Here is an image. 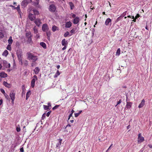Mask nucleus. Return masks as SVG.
<instances>
[{
	"mask_svg": "<svg viewBox=\"0 0 152 152\" xmlns=\"http://www.w3.org/2000/svg\"><path fill=\"white\" fill-rule=\"evenodd\" d=\"M27 56L28 59L29 60H32L33 62H35L38 60L37 56L32 53H27Z\"/></svg>",
	"mask_w": 152,
	"mask_h": 152,
	"instance_id": "f257e3e1",
	"label": "nucleus"
},
{
	"mask_svg": "<svg viewBox=\"0 0 152 152\" xmlns=\"http://www.w3.org/2000/svg\"><path fill=\"white\" fill-rule=\"evenodd\" d=\"M17 54L19 60V62H20L21 64H22V51L20 50H18L17 52Z\"/></svg>",
	"mask_w": 152,
	"mask_h": 152,
	"instance_id": "f03ea898",
	"label": "nucleus"
},
{
	"mask_svg": "<svg viewBox=\"0 0 152 152\" xmlns=\"http://www.w3.org/2000/svg\"><path fill=\"white\" fill-rule=\"evenodd\" d=\"M15 93L14 91H11L10 94V96L12 100V103L13 104L15 99Z\"/></svg>",
	"mask_w": 152,
	"mask_h": 152,
	"instance_id": "7ed1b4c3",
	"label": "nucleus"
},
{
	"mask_svg": "<svg viewBox=\"0 0 152 152\" xmlns=\"http://www.w3.org/2000/svg\"><path fill=\"white\" fill-rule=\"evenodd\" d=\"M144 140V138L141 136V134L140 133L139 134L138 137V142L139 143H141L143 142Z\"/></svg>",
	"mask_w": 152,
	"mask_h": 152,
	"instance_id": "20e7f679",
	"label": "nucleus"
},
{
	"mask_svg": "<svg viewBox=\"0 0 152 152\" xmlns=\"http://www.w3.org/2000/svg\"><path fill=\"white\" fill-rule=\"evenodd\" d=\"M48 25L46 23L44 24L42 27V30L44 32H46L48 30Z\"/></svg>",
	"mask_w": 152,
	"mask_h": 152,
	"instance_id": "39448f33",
	"label": "nucleus"
},
{
	"mask_svg": "<svg viewBox=\"0 0 152 152\" xmlns=\"http://www.w3.org/2000/svg\"><path fill=\"white\" fill-rule=\"evenodd\" d=\"M49 10L51 12H54L56 10V7L53 4H51L49 6Z\"/></svg>",
	"mask_w": 152,
	"mask_h": 152,
	"instance_id": "423d86ee",
	"label": "nucleus"
},
{
	"mask_svg": "<svg viewBox=\"0 0 152 152\" xmlns=\"http://www.w3.org/2000/svg\"><path fill=\"white\" fill-rule=\"evenodd\" d=\"M31 1V0H24L21 3L22 6H25Z\"/></svg>",
	"mask_w": 152,
	"mask_h": 152,
	"instance_id": "0eeeda50",
	"label": "nucleus"
},
{
	"mask_svg": "<svg viewBox=\"0 0 152 152\" xmlns=\"http://www.w3.org/2000/svg\"><path fill=\"white\" fill-rule=\"evenodd\" d=\"M126 107L125 108V109H126V108L129 109L131 107L132 104V103L131 102H127V96H126Z\"/></svg>",
	"mask_w": 152,
	"mask_h": 152,
	"instance_id": "6e6552de",
	"label": "nucleus"
},
{
	"mask_svg": "<svg viewBox=\"0 0 152 152\" xmlns=\"http://www.w3.org/2000/svg\"><path fill=\"white\" fill-rule=\"evenodd\" d=\"M34 23L38 26H39L42 24L40 20L39 19H36L34 21Z\"/></svg>",
	"mask_w": 152,
	"mask_h": 152,
	"instance_id": "1a4fd4ad",
	"label": "nucleus"
},
{
	"mask_svg": "<svg viewBox=\"0 0 152 152\" xmlns=\"http://www.w3.org/2000/svg\"><path fill=\"white\" fill-rule=\"evenodd\" d=\"M3 66L6 68L10 67V64L7 62L6 61H4L3 62Z\"/></svg>",
	"mask_w": 152,
	"mask_h": 152,
	"instance_id": "9d476101",
	"label": "nucleus"
},
{
	"mask_svg": "<svg viewBox=\"0 0 152 152\" xmlns=\"http://www.w3.org/2000/svg\"><path fill=\"white\" fill-rule=\"evenodd\" d=\"M79 18L78 17H76L74 19L73 23L75 24H77L79 22Z\"/></svg>",
	"mask_w": 152,
	"mask_h": 152,
	"instance_id": "9b49d317",
	"label": "nucleus"
},
{
	"mask_svg": "<svg viewBox=\"0 0 152 152\" xmlns=\"http://www.w3.org/2000/svg\"><path fill=\"white\" fill-rule=\"evenodd\" d=\"M29 18L31 21L34 20L35 18V16L32 14H29Z\"/></svg>",
	"mask_w": 152,
	"mask_h": 152,
	"instance_id": "f8f14e48",
	"label": "nucleus"
},
{
	"mask_svg": "<svg viewBox=\"0 0 152 152\" xmlns=\"http://www.w3.org/2000/svg\"><path fill=\"white\" fill-rule=\"evenodd\" d=\"M145 104V100L144 99L142 100L140 104L138 107L140 108L142 107Z\"/></svg>",
	"mask_w": 152,
	"mask_h": 152,
	"instance_id": "ddd939ff",
	"label": "nucleus"
},
{
	"mask_svg": "<svg viewBox=\"0 0 152 152\" xmlns=\"http://www.w3.org/2000/svg\"><path fill=\"white\" fill-rule=\"evenodd\" d=\"M61 44L62 46H66L68 44L67 41L65 39H64L61 41Z\"/></svg>",
	"mask_w": 152,
	"mask_h": 152,
	"instance_id": "4468645a",
	"label": "nucleus"
},
{
	"mask_svg": "<svg viewBox=\"0 0 152 152\" xmlns=\"http://www.w3.org/2000/svg\"><path fill=\"white\" fill-rule=\"evenodd\" d=\"M72 23L70 21H69L66 22L65 24V27L66 28H69L72 26Z\"/></svg>",
	"mask_w": 152,
	"mask_h": 152,
	"instance_id": "2eb2a0df",
	"label": "nucleus"
},
{
	"mask_svg": "<svg viewBox=\"0 0 152 152\" xmlns=\"http://www.w3.org/2000/svg\"><path fill=\"white\" fill-rule=\"evenodd\" d=\"M3 85L5 87L8 88H10L11 87V85L10 84L8 83L7 82L4 81L3 82Z\"/></svg>",
	"mask_w": 152,
	"mask_h": 152,
	"instance_id": "dca6fc26",
	"label": "nucleus"
},
{
	"mask_svg": "<svg viewBox=\"0 0 152 152\" xmlns=\"http://www.w3.org/2000/svg\"><path fill=\"white\" fill-rule=\"evenodd\" d=\"M0 76L1 77H5L7 76V75L4 72H1L0 73Z\"/></svg>",
	"mask_w": 152,
	"mask_h": 152,
	"instance_id": "f3484780",
	"label": "nucleus"
},
{
	"mask_svg": "<svg viewBox=\"0 0 152 152\" xmlns=\"http://www.w3.org/2000/svg\"><path fill=\"white\" fill-rule=\"evenodd\" d=\"M111 20L109 18H107L105 22V24L106 25H108L110 23H111Z\"/></svg>",
	"mask_w": 152,
	"mask_h": 152,
	"instance_id": "a211bd4d",
	"label": "nucleus"
},
{
	"mask_svg": "<svg viewBox=\"0 0 152 152\" xmlns=\"http://www.w3.org/2000/svg\"><path fill=\"white\" fill-rule=\"evenodd\" d=\"M36 74H37L39 71V69L38 67H36L34 70Z\"/></svg>",
	"mask_w": 152,
	"mask_h": 152,
	"instance_id": "6ab92c4d",
	"label": "nucleus"
},
{
	"mask_svg": "<svg viewBox=\"0 0 152 152\" xmlns=\"http://www.w3.org/2000/svg\"><path fill=\"white\" fill-rule=\"evenodd\" d=\"M36 80L34 79H32L31 82V86L32 87H34L35 85V83Z\"/></svg>",
	"mask_w": 152,
	"mask_h": 152,
	"instance_id": "aec40b11",
	"label": "nucleus"
},
{
	"mask_svg": "<svg viewBox=\"0 0 152 152\" xmlns=\"http://www.w3.org/2000/svg\"><path fill=\"white\" fill-rule=\"evenodd\" d=\"M8 41V43H9V45H11L13 42V40L12 39V37L11 36H10V37Z\"/></svg>",
	"mask_w": 152,
	"mask_h": 152,
	"instance_id": "412c9836",
	"label": "nucleus"
},
{
	"mask_svg": "<svg viewBox=\"0 0 152 152\" xmlns=\"http://www.w3.org/2000/svg\"><path fill=\"white\" fill-rule=\"evenodd\" d=\"M35 1L33 3V4L35 6H37L39 4V0H34Z\"/></svg>",
	"mask_w": 152,
	"mask_h": 152,
	"instance_id": "4be33fe9",
	"label": "nucleus"
},
{
	"mask_svg": "<svg viewBox=\"0 0 152 152\" xmlns=\"http://www.w3.org/2000/svg\"><path fill=\"white\" fill-rule=\"evenodd\" d=\"M40 45L44 48H46V46L45 43L43 42H41L40 43Z\"/></svg>",
	"mask_w": 152,
	"mask_h": 152,
	"instance_id": "5701e85b",
	"label": "nucleus"
},
{
	"mask_svg": "<svg viewBox=\"0 0 152 152\" xmlns=\"http://www.w3.org/2000/svg\"><path fill=\"white\" fill-rule=\"evenodd\" d=\"M69 4L70 7L71 9H72L74 7V5L72 2H69Z\"/></svg>",
	"mask_w": 152,
	"mask_h": 152,
	"instance_id": "b1692460",
	"label": "nucleus"
},
{
	"mask_svg": "<svg viewBox=\"0 0 152 152\" xmlns=\"http://www.w3.org/2000/svg\"><path fill=\"white\" fill-rule=\"evenodd\" d=\"M58 30V28L56 26H54L52 27V30L53 31H55L56 30Z\"/></svg>",
	"mask_w": 152,
	"mask_h": 152,
	"instance_id": "393cba45",
	"label": "nucleus"
},
{
	"mask_svg": "<svg viewBox=\"0 0 152 152\" xmlns=\"http://www.w3.org/2000/svg\"><path fill=\"white\" fill-rule=\"evenodd\" d=\"M60 73L59 72V71L58 70L57 71L56 73L55 74V75L54 76V78H56L59 75H60Z\"/></svg>",
	"mask_w": 152,
	"mask_h": 152,
	"instance_id": "a878e982",
	"label": "nucleus"
},
{
	"mask_svg": "<svg viewBox=\"0 0 152 152\" xmlns=\"http://www.w3.org/2000/svg\"><path fill=\"white\" fill-rule=\"evenodd\" d=\"M8 54V51L7 50H5L3 52L2 55L3 56H6Z\"/></svg>",
	"mask_w": 152,
	"mask_h": 152,
	"instance_id": "bb28decb",
	"label": "nucleus"
},
{
	"mask_svg": "<svg viewBox=\"0 0 152 152\" xmlns=\"http://www.w3.org/2000/svg\"><path fill=\"white\" fill-rule=\"evenodd\" d=\"M120 48H118L116 52V55L117 56H119L120 53Z\"/></svg>",
	"mask_w": 152,
	"mask_h": 152,
	"instance_id": "cd10ccee",
	"label": "nucleus"
},
{
	"mask_svg": "<svg viewBox=\"0 0 152 152\" xmlns=\"http://www.w3.org/2000/svg\"><path fill=\"white\" fill-rule=\"evenodd\" d=\"M33 12L34 13V15H39V12L37 10H33Z\"/></svg>",
	"mask_w": 152,
	"mask_h": 152,
	"instance_id": "c85d7f7f",
	"label": "nucleus"
},
{
	"mask_svg": "<svg viewBox=\"0 0 152 152\" xmlns=\"http://www.w3.org/2000/svg\"><path fill=\"white\" fill-rule=\"evenodd\" d=\"M23 64L24 65L26 66L28 64V61L27 60H25L23 61V62H22V64Z\"/></svg>",
	"mask_w": 152,
	"mask_h": 152,
	"instance_id": "c756f323",
	"label": "nucleus"
},
{
	"mask_svg": "<svg viewBox=\"0 0 152 152\" xmlns=\"http://www.w3.org/2000/svg\"><path fill=\"white\" fill-rule=\"evenodd\" d=\"M46 32L47 37H49L51 34L50 31L48 30V31H46Z\"/></svg>",
	"mask_w": 152,
	"mask_h": 152,
	"instance_id": "7c9ffc66",
	"label": "nucleus"
},
{
	"mask_svg": "<svg viewBox=\"0 0 152 152\" xmlns=\"http://www.w3.org/2000/svg\"><path fill=\"white\" fill-rule=\"evenodd\" d=\"M82 112V110H80L79 112L78 113H75V117H77Z\"/></svg>",
	"mask_w": 152,
	"mask_h": 152,
	"instance_id": "2f4dec72",
	"label": "nucleus"
},
{
	"mask_svg": "<svg viewBox=\"0 0 152 152\" xmlns=\"http://www.w3.org/2000/svg\"><path fill=\"white\" fill-rule=\"evenodd\" d=\"M34 31L35 34H37L38 33V30L37 29L35 26L34 28Z\"/></svg>",
	"mask_w": 152,
	"mask_h": 152,
	"instance_id": "473e14b6",
	"label": "nucleus"
},
{
	"mask_svg": "<svg viewBox=\"0 0 152 152\" xmlns=\"http://www.w3.org/2000/svg\"><path fill=\"white\" fill-rule=\"evenodd\" d=\"M7 49L8 50L10 51L11 50V45L8 44L7 47Z\"/></svg>",
	"mask_w": 152,
	"mask_h": 152,
	"instance_id": "72a5a7b5",
	"label": "nucleus"
},
{
	"mask_svg": "<svg viewBox=\"0 0 152 152\" xmlns=\"http://www.w3.org/2000/svg\"><path fill=\"white\" fill-rule=\"evenodd\" d=\"M44 108L45 110H48L49 109V106L47 105H43Z\"/></svg>",
	"mask_w": 152,
	"mask_h": 152,
	"instance_id": "f704fd0d",
	"label": "nucleus"
},
{
	"mask_svg": "<svg viewBox=\"0 0 152 152\" xmlns=\"http://www.w3.org/2000/svg\"><path fill=\"white\" fill-rule=\"evenodd\" d=\"M4 96L6 99H7V100H10V98L9 97V96L8 95H7V94H5Z\"/></svg>",
	"mask_w": 152,
	"mask_h": 152,
	"instance_id": "c9c22d12",
	"label": "nucleus"
},
{
	"mask_svg": "<svg viewBox=\"0 0 152 152\" xmlns=\"http://www.w3.org/2000/svg\"><path fill=\"white\" fill-rule=\"evenodd\" d=\"M69 32L68 31L66 32L64 34V37H66L69 35Z\"/></svg>",
	"mask_w": 152,
	"mask_h": 152,
	"instance_id": "e433bc0d",
	"label": "nucleus"
},
{
	"mask_svg": "<svg viewBox=\"0 0 152 152\" xmlns=\"http://www.w3.org/2000/svg\"><path fill=\"white\" fill-rule=\"evenodd\" d=\"M4 35L1 32H0V38H2L3 37Z\"/></svg>",
	"mask_w": 152,
	"mask_h": 152,
	"instance_id": "4c0bfd02",
	"label": "nucleus"
},
{
	"mask_svg": "<svg viewBox=\"0 0 152 152\" xmlns=\"http://www.w3.org/2000/svg\"><path fill=\"white\" fill-rule=\"evenodd\" d=\"M59 105H56L54 107H53V110L56 109L59 107Z\"/></svg>",
	"mask_w": 152,
	"mask_h": 152,
	"instance_id": "58836bf2",
	"label": "nucleus"
},
{
	"mask_svg": "<svg viewBox=\"0 0 152 152\" xmlns=\"http://www.w3.org/2000/svg\"><path fill=\"white\" fill-rule=\"evenodd\" d=\"M16 131L17 132H19L20 131V129L19 126V127L17 126L16 127Z\"/></svg>",
	"mask_w": 152,
	"mask_h": 152,
	"instance_id": "ea45409f",
	"label": "nucleus"
},
{
	"mask_svg": "<svg viewBox=\"0 0 152 152\" xmlns=\"http://www.w3.org/2000/svg\"><path fill=\"white\" fill-rule=\"evenodd\" d=\"M76 30V29L75 28H73L70 31V33L72 34H73L74 33Z\"/></svg>",
	"mask_w": 152,
	"mask_h": 152,
	"instance_id": "a19ab883",
	"label": "nucleus"
},
{
	"mask_svg": "<svg viewBox=\"0 0 152 152\" xmlns=\"http://www.w3.org/2000/svg\"><path fill=\"white\" fill-rule=\"evenodd\" d=\"M14 9H16L17 11H19V10H20V7L19 5H18L17 7L15 8Z\"/></svg>",
	"mask_w": 152,
	"mask_h": 152,
	"instance_id": "79ce46f5",
	"label": "nucleus"
},
{
	"mask_svg": "<svg viewBox=\"0 0 152 152\" xmlns=\"http://www.w3.org/2000/svg\"><path fill=\"white\" fill-rule=\"evenodd\" d=\"M121 102V99H120L117 102V105H118L120 104Z\"/></svg>",
	"mask_w": 152,
	"mask_h": 152,
	"instance_id": "37998d69",
	"label": "nucleus"
},
{
	"mask_svg": "<svg viewBox=\"0 0 152 152\" xmlns=\"http://www.w3.org/2000/svg\"><path fill=\"white\" fill-rule=\"evenodd\" d=\"M34 78H33V79H35V80H37V76H36V75H34V77H33Z\"/></svg>",
	"mask_w": 152,
	"mask_h": 152,
	"instance_id": "c03bdc74",
	"label": "nucleus"
},
{
	"mask_svg": "<svg viewBox=\"0 0 152 152\" xmlns=\"http://www.w3.org/2000/svg\"><path fill=\"white\" fill-rule=\"evenodd\" d=\"M132 19H134V20H132V21H134V22H136V19L135 18H134V16H132Z\"/></svg>",
	"mask_w": 152,
	"mask_h": 152,
	"instance_id": "a18cd8bd",
	"label": "nucleus"
},
{
	"mask_svg": "<svg viewBox=\"0 0 152 152\" xmlns=\"http://www.w3.org/2000/svg\"><path fill=\"white\" fill-rule=\"evenodd\" d=\"M72 113H71L69 115V117L68 118V120H69L70 118V117H72Z\"/></svg>",
	"mask_w": 152,
	"mask_h": 152,
	"instance_id": "49530a36",
	"label": "nucleus"
},
{
	"mask_svg": "<svg viewBox=\"0 0 152 152\" xmlns=\"http://www.w3.org/2000/svg\"><path fill=\"white\" fill-rule=\"evenodd\" d=\"M30 92V91H28L27 92V93L26 95V99H27L28 97V94Z\"/></svg>",
	"mask_w": 152,
	"mask_h": 152,
	"instance_id": "de8ad7c7",
	"label": "nucleus"
},
{
	"mask_svg": "<svg viewBox=\"0 0 152 152\" xmlns=\"http://www.w3.org/2000/svg\"><path fill=\"white\" fill-rule=\"evenodd\" d=\"M17 11L18 12V13L19 14L20 16L21 13V12L20 10H19V11Z\"/></svg>",
	"mask_w": 152,
	"mask_h": 152,
	"instance_id": "09e8293b",
	"label": "nucleus"
},
{
	"mask_svg": "<svg viewBox=\"0 0 152 152\" xmlns=\"http://www.w3.org/2000/svg\"><path fill=\"white\" fill-rule=\"evenodd\" d=\"M64 46V47L62 49V50H64L66 49V46Z\"/></svg>",
	"mask_w": 152,
	"mask_h": 152,
	"instance_id": "8fccbe9b",
	"label": "nucleus"
},
{
	"mask_svg": "<svg viewBox=\"0 0 152 152\" xmlns=\"http://www.w3.org/2000/svg\"><path fill=\"white\" fill-rule=\"evenodd\" d=\"M139 17H140L139 15L138 14H137L135 16V18L136 19L137 18Z\"/></svg>",
	"mask_w": 152,
	"mask_h": 152,
	"instance_id": "3c124183",
	"label": "nucleus"
},
{
	"mask_svg": "<svg viewBox=\"0 0 152 152\" xmlns=\"http://www.w3.org/2000/svg\"><path fill=\"white\" fill-rule=\"evenodd\" d=\"M45 114H44L42 116V119H44V118H45Z\"/></svg>",
	"mask_w": 152,
	"mask_h": 152,
	"instance_id": "603ef678",
	"label": "nucleus"
},
{
	"mask_svg": "<svg viewBox=\"0 0 152 152\" xmlns=\"http://www.w3.org/2000/svg\"><path fill=\"white\" fill-rule=\"evenodd\" d=\"M20 151L21 152H23L24 151L23 149V148H20Z\"/></svg>",
	"mask_w": 152,
	"mask_h": 152,
	"instance_id": "864d4df0",
	"label": "nucleus"
},
{
	"mask_svg": "<svg viewBox=\"0 0 152 152\" xmlns=\"http://www.w3.org/2000/svg\"><path fill=\"white\" fill-rule=\"evenodd\" d=\"M1 92L3 93V94H5V91H4L3 90V89H2L1 90Z\"/></svg>",
	"mask_w": 152,
	"mask_h": 152,
	"instance_id": "5fc2aeb1",
	"label": "nucleus"
},
{
	"mask_svg": "<svg viewBox=\"0 0 152 152\" xmlns=\"http://www.w3.org/2000/svg\"><path fill=\"white\" fill-rule=\"evenodd\" d=\"M58 143H59L58 145H60L61 143V140H59Z\"/></svg>",
	"mask_w": 152,
	"mask_h": 152,
	"instance_id": "6e6d98bb",
	"label": "nucleus"
},
{
	"mask_svg": "<svg viewBox=\"0 0 152 152\" xmlns=\"http://www.w3.org/2000/svg\"><path fill=\"white\" fill-rule=\"evenodd\" d=\"M76 15L75 14H73L72 15V17L73 18H75Z\"/></svg>",
	"mask_w": 152,
	"mask_h": 152,
	"instance_id": "4d7b16f0",
	"label": "nucleus"
},
{
	"mask_svg": "<svg viewBox=\"0 0 152 152\" xmlns=\"http://www.w3.org/2000/svg\"><path fill=\"white\" fill-rule=\"evenodd\" d=\"M3 102V101L2 99L0 100V106L1 104Z\"/></svg>",
	"mask_w": 152,
	"mask_h": 152,
	"instance_id": "13d9d810",
	"label": "nucleus"
},
{
	"mask_svg": "<svg viewBox=\"0 0 152 152\" xmlns=\"http://www.w3.org/2000/svg\"><path fill=\"white\" fill-rule=\"evenodd\" d=\"M50 113H49V112H48L47 113V114H46V115L48 116V117L49 115H50Z\"/></svg>",
	"mask_w": 152,
	"mask_h": 152,
	"instance_id": "bf43d9fd",
	"label": "nucleus"
},
{
	"mask_svg": "<svg viewBox=\"0 0 152 152\" xmlns=\"http://www.w3.org/2000/svg\"><path fill=\"white\" fill-rule=\"evenodd\" d=\"M148 146L150 148H152V145H148Z\"/></svg>",
	"mask_w": 152,
	"mask_h": 152,
	"instance_id": "052dcab7",
	"label": "nucleus"
},
{
	"mask_svg": "<svg viewBox=\"0 0 152 152\" xmlns=\"http://www.w3.org/2000/svg\"><path fill=\"white\" fill-rule=\"evenodd\" d=\"M48 106H49V107H51V104L50 103H48Z\"/></svg>",
	"mask_w": 152,
	"mask_h": 152,
	"instance_id": "680f3d73",
	"label": "nucleus"
},
{
	"mask_svg": "<svg viewBox=\"0 0 152 152\" xmlns=\"http://www.w3.org/2000/svg\"><path fill=\"white\" fill-rule=\"evenodd\" d=\"M113 145V144H111V145H110V146L108 148V149H107V150H110V147L112 145Z\"/></svg>",
	"mask_w": 152,
	"mask_h": 152,
	"instance_id": "e2e57ef3",
	"label": "nucleus"
},
{
	"mask_svg": "<svg viewBox=\"0 0 152 152\" xmlns=\"http://www.w3.org/2000/svg\"><path fill=\"white\" fill-rule=\"evenodd\" d=\"M30 33L29 32H28V33H26V36H28L29 35H30Z\"/></svg>",
	"mask_w": 152,
	"mask_h": 152,
	"instance_id": "0e129e2a",
	"label": "nucleus"
},
{
	"mask_svg": "<svg viewBox=\"0 0 152 152\" xmlns=\"http://www.w3.org/2000/svg\"><path fill=\"white\" fill-rule=\"evenodd\" d=\"M71 126L70 124H68L66 126V127L65 128H66V127H70Z\"/></svg>",
	"mask_w": 152,
	"mask_h": 152,
	"instance_id": "69168bd1",
	"label": "nucleus"
},
{
	"mask_svg": "<svg viewBox=\"0 0 152 152\" xmlns=\"http://www.w3.org/2000/svg\"><path fill=\"white\" fill-rule=\"evenodd\" d=\"M10 7H13V8L14 9V8H16L14 6H12V5H10Z\"/></svg>",
	"mask_w": 152,
	"mask_h": 152,
	"instance_id": "338daca9",
	"label": "nucleus"
},
{
	"mask_svg": "<svg viewBox=\"0 0 152 152\" xmlns=\"http://www.w3.org/2000/svg\"><path fill=\"white\" fill-rule=\"evenodd\" d=\"M60 67V66L59 65H58L57 66V68L58 69H59V68Z\"/></svg>",
	"mask_w": 152,
	"mask_h": 152,
	"instance_id": "774afa93",
	"label": "nucleus"
}]
</instances>
